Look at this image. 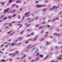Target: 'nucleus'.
I'll return each instance as SVG.
<instances>
[{
  "instance_id": "nucleus-1",
  "label": "nucleus",
  "mask_w": 62,
  "mask_h": 62,
  "mask_svg": "<svg viewBox=\"0 0 62 62\" xmlns=\"http://www.w3.org/2000/svg\"><path fill=\"white\" fill-rule=\"evenodd\" d=\"M62 58V55L60 54L59 55V56L57 57V59L59 60H61Z\"/></svg>"
},
{
  "instance_id": "nucleus-2",
  "label": "nucleus",
  "mask_w": 62,
  "mask_h": 62,
  "mask_svg": "<svg viewBox=\"0 0 62 62\" xmlns=\"http://www.w3.org/2000/svg\"><path fill=\"white\" fill-rule=\"evenodd\" d=\"M29 12H28L27 13H26L25 14V16H26V17H29V16H30V15H27V14H29Z\"/></svg>"
},
{
  "instance_id": "nucleus-3",
  "label": "nucleus",
  "mask_w": 62,
  "mask_h": 62,
  "mask_svg": "<svg viewBox=\"0 0 62 62\" xmlns=\"http://www.w3.org/2000/svg\"><path fill=\"white\" fill-rule=\"evenodd\" d=\"M17 24V25H18V26H19V25H20L19 27V28H17L18 29H19V28H20V27H22V26H23V25H22L21 24H20L19 23Z\"/></svg>"
},
{
  "instance_id": "nucleus-4",
  "label": "nucleus",
  "mask_w": 62,
  "mask_h": 62,
  "mask_svg": "<svg viewBox=\"0 0 62 62\" xmlns=\"http://www.w3.org/2000/svg\"><path fill=\"white\" fill-rule=\"evenodd\" d=\"M53 35H56L57 36H58V37H60L61 36V35H60V34H58L57 33H54L53 34Z\"/></svg>"
},
{
  "instance_id": "nucleus-5",
  "label": "nucleus",
  "mask_w": 62,
  "mask_h": 62,
  "mask_svg": "<svg viewBox=\"0 0 62 62\" xmlns=\"http://www.w3.org/2000/svg\"><path fill=\"white\" fill-rule=\"evenodd\" d=\"M23 39V37H20L18 39V40H22Z\"/></svg>"
},
{
  "instance_id": "nucleus-6",
  "label": "nucleus",
  "mask_w": 62,
  "mask_h": 62,
  "mask_svg": "<svg viewBox=\"0 0 62 62\" xmlns=\"http://www.w3.org/2000/svg\"><path fill=\"white\" fill-rule=\"evenodd\" d=\"M9 10V8H7L6 10H5L4 11V12H7Z\"/></svg>"
},
{
  "instance_id": "nucleus-7",
  "label": "nucleus",
  "mask_w": 62,
  "mask_h": 62,
  "mask_svg": "<svg viewBox=\"0 0 62 62\" xmlns=\"http://www.w3.org/2000/svg\"><path fill=\"white\" fill-rule=\"evenodd\" d=\"M60 7V6L59 5H58V6H57V7L54 6L53 7V8H58V7Z\"/></svg>"
},
{
  "instance_id": "nucleus-8",
  "label": "nucleus",
  "mask_w": 62,
  "mask_h": 62,
  "mask_svg": "<svg viewBox=\"0 0 62 62\" xmlns=\"http://www.w3.org/2000/svg\"><path fill=\"white\" fill-rule=\"evenodd\" d=\"M47 9H44L42 10V11L43 12V13H45V11H46Z\"/></svg>"
},
{
  "instance_id": "nucleus-9",
  "label": "nucleus",
  "mask_w": 62,
  "mask_h": 62,
  "mask_svg": "<svg viewBox=\"0 0 62 62\" xmlns=\"http://www.w3.org/2000/svg\"><path fill=\"white\" fill-rule=\"evenodd\" d=\"M58 17H56V19H53L52 21H55V20H58Z\"/></svg>"
},
{
  "instance_id": "nucleus-10",
  "label": "nucleus",
  "mask_w": 62,
  "mask_h": 62,
  "mask_svg": "<svg viewBox=\"0 0 62 62\" xmlns=\"http://www.w3.org/2000/svg\"><path fill=\"white\" fill-rule=\"evenodd\" d=\"M48 57V55H47L45 58V59H44V60H45L46 59H47Z\"/></svg>"
},
{
  "instance_id": "nucleus-11",
  "label": "nucleus",
  "mask_w": 62,
  "mask_h": 62,
  "mask_svg": "<svg viewBox=\"0 0 62 62\" xmlns=\"http://www.w3.org/2000/svg\"><path fill=\"white\" fill-rule=\"evenodd\" d=\"M46 5H39V7H46Z\"/></svg>"
},
{
  "instance_id": "nucleus-12",
  "label": "nucleus",
  "mask_w": 62,
  "mask_h": 62,
  "mask_svg": "<svg viewBox=\"0 0 62 62\" xmlns=\"http://www.w3.org/2000/svg\"><path fill=\"white\" fill-rule=\"evenodd\" d=\"M16 45V44L15 43H14L13 44V43H11L10 45H11L12 46H14V45Z\"/></svg>"
},
{
  "instance_id": "nucleus-13",
  "label": "nucleus",
  "mask_w": 62,
  "mask_h": 62,
  "mask_svg": "<svg viewBox=\"0 0 62 62\" xmlns=\"http://www.w3.org/2000/svg\"><path fill=\"white\" fill-rule=\"evenodd\" d=\"M1 62H6V60H4V59H3L1 60Z\"/></svg>"
},
{
  "instance_id": "nucleus-14",
  "label": "nucleus",
  "mask_w": 62,
  "mask_h": 62,
  "mask_svg": "<svg viewBox=\"0 0 62 62\" xmlns=\"http://www.w3.org/2000/svg\"><path fill=\"white\" fill-rule=\"evenodd\" d=\"M26 57V55L24 54L23 56V57L21 58V59H23V58H25V57Z\"/></svg>"
},
{
  "instance_id": "nucleus-15",
  "label": "nucleus",
  "mask_w": 62,
  "mask_h": 62,
  "mask_svg": "<svg viewBox=\"0 0 62 62\" xmlns=\"http://www.w3.org/2000/svg\"><path fill=\"white\" fill-rule=\"evenodd\" d=\"M21 2V1L20 0H18L16 1V3H20Z\"/></svg>"
},
{
  "instance_id": "nucleus-16",
  "label": "nucleus",
  "mask_w": 62,
  "mask_h": 62,
  "mask_svg": "<svg viewBox=\"0 0 62 62\" xmlns=\"http://www.w3.org/2000/svg\"><path fill=\"white\" fill-rule=\"evenodd\" d=\"M38 52V49H37L34 52V53H37Z\"/></svg>"
},
{
  "instance_id": "nucleus-17",
  "label": "nucleus",
  "mask_w": 62,
  "mask_h": 62,
  "mask_svg": "<svg viewBox=\"0 0 62 62\" xmlns=\"http://www.w3.org/2000/svg\"><path fill=\"white\" fill-rule=\"evenodd\" d=\"M45 22H43L42 23H41L42 24H45Z\"/></svg>"
},
{
  "instance_id": "nucleus-18",
  "label": "nucleus",
  "mask_w": 62,
  "mask_h": 62,
  "mask_svg": "<svg viewBox=\"0 0 62 62\" xmlns=\"http://www.w3.org/2000/svg\"><path fill=\"white\" fill-rule=\"evenodd\" d=\"M9 26H12V24H11V23H9Z\"/></svg>"
},
{
  "instance_id": "nucleus-19",
  "label": "nucleus",
  "mask_w": 62,
  "mask_h": 62,
  "mask_svg": "<svg viewBox=\"0 0 62 62\" xmlns=\"http://www.w3.org/2000/svg\"><path fill=\"white\" fill-rule=\"evenodd\" d=\"M39 59V58H37L35 59V60H36V61L38 60Z\"/></svg>"
},
{
  "instance_id": "nucleus-20",
  "label": "nucleus",
  "mask_w": 62,
  "mask_h": 62,
  "mask_svg": "<svg viewBox=\"0 0 62 62\" xmlns=\"http://www.w3.org/2000/svg\"><path fill=\"white\" fill-rule=\"evenodd\" d=\"M39 17H38L37 16L36 17V18H35V20H37V19H38V18Z\"/></svg>"
},
{
  "instance_id": "nucleus-21",
  "label": "nucleus",
  "mask_w": 62,
  "mask_h": 62,
  "mask_svg": "<svg viewBox=\"0 0 62 62\" xmlns=\"http://www.w3.org/2000/svg\"><path fill=\"white\" fill-rule=\"evenodd\" d=\"M31 31V30L30 29V30H27V32H28V31Z\"/></svg>"
},
{
  "instance_id": "nucleus-22",
  "label": "nucleus",
  "mask_w": 62,
  "mask_h": 62,
  "mask_svg": "<svg viewBox=\"0 0 62 62\" xmlns=\"http://www.w3.org/2000/svg\"><path fill=\"white\" fill-rule=\"evenodd\" d=\"M6 19H7V18L5 17V18H4L3 19V20H4H4H6Z\"/></svg>"
},
{
  "instance_id": "nucleus-23",
  "label": "nucleus",
  "mask_w": 62,
  "mask_h": 62,
  "mask_svg": "<svg viewBox=\"0 0 62 62\" xmlns=\"http://www.w3.org/2000/svg\"><path fill=\"white\" fill-rule=\"evenodd\" d=\"M36 37L33 40H34V41H35V40H36L37 39V36H36Z\"/></svg>"
},
{
  "instance_id": "nucleus-24",
  "label": "nucleus",
  "mask_w": 62,
  "mask_h": 62,
  "mask_svg": "<svg viewBox=\"0 0 62 62\" xmlns=\"http://www.w3.org/2000/svg\"><path fill=\"white\" fill-rule=\"evenodd\" d=\"M15 10H16L14 9L13 11L12 12V11L10 12H14V11H15Z\"/></svg>"
},
{
  "instance_id": "nucleus-25",
  "label": "nucleus",
  "mask_w": 62,
  "mask_h": 62,
  "mask_svg": "<svg viewBox=\"0 0 62 62\" xmlns=\"http://www.w3.org/2000/svg\"><path fill=\"white\" fill-rule=\"evenodd\" d=\"M32 39V38H30L28 40V41H30V40H31Z\"/></svg>"
},
{
  "instance_id": "nucleus-26",
  "label": "nucleus",
  "mask_w": 62,
  "mask_h": 62,
  "mask_svg": "<svg viewBox=\"0 0 62 62\" xmlns=\"http://www.w3.org/2000/svg\"><path fill=\"white\" fill-rule=\"evenodd\" d=\"M43 28V27L42 26H41L39 27V29H41V28Z\"/></svg>"
},
{
  "instance_id": "nucleus-27",
  "label": "nucleus",
  "mask_w": 62,
  "mask_h": 62,
  "mask_svg": "<svg viewBox=\"0 0 62 62\" xmlns=\"http://www.w3.org/2000/svg\"><path fill=\"white\" fill-rule=\"evenodd\" d=\"M11 32V31H10L8 32H7V34H9L10 33V32Z\"/></svg>"
},
{
  "instance_id": "nucleus-28",
  "label": "nucleus",
  "mask_w": 62,
  "mask_h": 62,
  "mask_svg": "<svg viewBox=\"0 0 62 62\" xmlns=\"http://www.w3.org/2000/svg\"><path fill=\"white\" fill-rule=\"evenodd\" d=\"M18 18L19 19H21V16H18Z\"/></svg>"
},
{
  "instance_id": "nucleus-29",
  "label": "nucleus",
  "mask_w": 62,
  "mask_h": 62,
  "mask_svg": "<svg viewBox=\"0 0 62 62\" xmlns=\"http://www.w3.org/2000/svg\"><path fill=\"white\" fill-rule=\"evenodd\" d=\"M45 39H44V38H43L41 40V41H42V40H44Z\"/></svg>"
},
{
  "instance_id": "nucleus-30",
  "label": "nucleus",
  "mask_w": 62,
  "mask_h": 62,
  "mask_svg": "<svg viewBox=\"0 0 62 62\" xmlns=\"http://www.w3.org/2000/svg\"><path fill=\"white\" fill-rule=\"evenodd\" d=\"M22 9H23V8H21L20 9V11H22Z\"/></svg>"
},
{
  "instance_id": "nucleus-31",
  "label": "nucleus",
  "mask_w": 62,
  "mask_h": 62,
  "mask_svg": "<svg viewBox=\"0 0 62 62\" xmlns=\"http://www.w3.org/2000/svg\"><path fill=\"white\" fill-rule=\"evenodd\" d=\"M16 54V53H15L13 55V56H15V55Z\"/></svg>"
},
{
  "instance_id": "nucleus-32",
  "label": "nucleus",
  "mask_w": 62,
  "mask_h": 62,
  "mask_svg": "<svg viewBox=\"0 0 62 62\" xmlns=\"http://www.w3.org/2000/svg\"><path fill=\"white\" fill-rule=\"evenodd\" d=\"M31 46V45H29L28 46L27 48H29Z\"/></svg>"
},
{
  "instance_id": "nucleus-33",
  "label": "nucleus",
  "mask_w": 62,
  "mask_h": 62,
  "mask_svg": "<svg viewBox=\"0 0 62 62\" xmlns=\"http://www.w3.org/2000/svg\"><path fill=\"white\" fill-rule=\"evenodd\" d=\"M54 47H55V49H57L58 48V47H57V46H54Z\"/></svg>"
},
{
  "instance_id": "nucleus-34",
  "label": "nucleus",
  "mask_w": 62,
  "mask_h": 62,
  "mask_svg": "<svg viewBox=\"0 0 62 62\" xmlns=\"http://www.w3.org/2000/svg\"><path fill=\"white\" fill-rule=\"evenodd\" d=\"M1 4H2V5H4V4H5V3L4 2H2L1 3Z\"/></svg>"
},
{
  "instance_id": "nucleus-35",
  "label": "nucleus",
  "mask_w": 62,
  "mask_h": 62,
  "mask_svg": "<svg viewBox=\"0 0 62 62\" xmlns=\"http://www.w3.org/2000/svg\"><path fill=\"white\" fill-rule=\"evenodd\" d=\"M36 6L37 7V8H39V5L37 4Z\"/></svg>"
},
{
  "instance_id": "nucleus-36",
  "label": "nucleus",
  "mask_w": 62,
  "mask_h": 62,
  "mask_svg": "<svg viewBox=\"0 0 62 62\" xmlns=\"http://www.w3.org/2000/svg\"><path fill=\"white\" fill-rule=\"evenodd\" d=\"M31 35H34V32H31Z\"/></svg>"
},
{
  "instance_id": "nucleus-37",
  "label": "nucleus",
  "mask_w": 62,
  "mask_h": 62,
  "mask_svg": "<svg viewBox=\"0 0 62 62\" xmlns=\"http://www.w3.org/2000/svg\"><path fill=\"white\" fill-rule=\"evenodd\" d=\"M12 1V0H10L9 1V2L10 3H11V1Z\"/></svg>"
},
{
  "instance_id": "nucleus-38",
  "label": "nucleus",
  "mask_w": 62,
  "mask_h": 62,
  "mask_svg": "<svg viewBox=\"0 0 62 62\" xmlns=\"http://www.w3.org/2000/svg\"><path fill=\"white\" fill-rule=\"evenodd\" d=\"M30 24H28L27 25V26H26V27H28V26H29Z\"/></svg>"
},
{
  "instance_id": "nucleus-39",
  "label": "nucleus",
  "mask_w": 62,
  "mask_h": 62,
  "mask_svg": "<svg viewBox=\"0 0 62 62\" xmlns=\"http://www.w3.org/2000/svg\"><path fill=\"white\" fill-rule=\"evenodd\" d=\"M48 2V0H46L45 1V3H47Z\"/></svg>"
},
{
  "instance_id": "nucleus-40",
  "label": "nucleus",
  "mask_w": 62,
  "mask_h": 62,
  "mask_svg": "<svg viewBox=\"0 0 62 62\" xmlns=\"http://www.w3.org/2000/svg\"><path fill=\"white\" fill-rule=\"evenodd\" d=\"M8 45H6L5 46V48L6 47H8Z\"/></svg>"
},
{
  "instance_id": "nucleus-41",
  "label": "nucleus",
  "mask_w": 62,
  "mask_h": 62,
  "mask_svg": "<svg viewBox=\"0 0 62 62\" xmlns=\"http://www.w3.org/2000/svg\"><path fill=\"white\" fill-rule=\"evenodd\" d=\"M54 9V8H51L50 9V10H53Z\"/></svg>"
},
{
  "instance_id": "nucleus-42",
  "label": "nucleus",
  "mask_w": 62,
  "mask_h": 62,
  "mask_svg": "<svg viewBox=\"0 0 62 62\" xmlns=\"http://www.w3.org/2000/svg\"><path fill=\"white\" fill-rule=\"evenodd\" d=\"M40 57H43V56L40 55Z\"/></svg>"
},
{
  "instance_id": "nucleus-43",
  "label": "nucleus",
  "mask_w": 62,
  "mask_h": 62,
  "mask_svg": "<svg viewBox=\"0 0 62 62\" xmlns=\"http://www.w3.org/2000/svg\"><path fill=\"white\" fill-rule=\"evenodd\" d=\"M62 13V11H61L59 13V14H61V13Z\"/></svg>"
},
{
  "instance_id": "nucleus-44",
  "label": "nucleus",
  "mask_w": 62,
  "mask_h": 62,
  "mask_svg": "<svg viewBox=\"0 0 62 62\" xmlns=\"http://www.w3.org/2000/svg\"><path fill=\"white\" fill-rule=\"evenodd\" d=\"M9 28V27L7 26L5 27V28Z\"/></svg>"
},
{
  "instance_id": "nucleus-45",
  "label": "nucleus",
  "mask_w": 62,
  "mask_h": 62,
  "mask_svg": "<svg viewBox=\"0 0 62 62\" xmlns=\"http://www.w3.org/2000/svg\"><path fill=\"white\" fill-rule=\"evenodd\" d=\"M16 54H19V52L17 51H16Z\"/></svg>"
},
{
  "instance_id": "nucleus-46",
  "label": "nucleus",
  "mask_w": 62,
  "mask_h": 62,
  "mask_svg": "<svg viewBox=\"0 0 62 62\" xmlns=\"http://www.w3.org/2000/svg\"><path fill=\"white\" fill-rule=\"evenodd\" d=\"M15 6V4H14V5H12V7H14V6Z\"/></svg>"
},
{
  "instance_id": "nucleus-47",
  "label": "nucleus",
  "mask_w": 62,
  "mask_h": 62,
  "mask_svg": "<svg viewBox=\"0 0 62 62\" xmlns=\"http://www.w3.org/2000/svg\"><path fill=\"white\" fill-rule=\"evenodd\" d=\"M44 37L45 38H46V37H47V35H45Z\"/></svg>"
},
{
  "instance_id": "nucleus-48",
  "label": "nucleus",
  "mask_w": 62,
  "mask_h": 62,
  "mask_svg": "<svg viewBox=\"0 0 62 62\" xmlns=\"http://www.w3.org/2000/svg\"><path fill=\"white\" fill-rule=\"evenodd\" d=\"M4 16H2L0 18V19H1V18H3V17H4Z\"/></svg>"
},
{
  "instance_id": "nucleus-49",
  "label": "nucleus",
  "mask_w": 62,
  "mask_h": 62,
  "mask_svg": "<svg viewBox=\"0 0 62 62\" xmlns=\"http://www.w3.org/2000/svg\"><path fill=\"white\" fill-rule=\"evenodd\" d=\"M16 16V14H14V15L13 16V17H15Z\"/></svg>"
},
{
  "instance_id": "nucleus-50",
  "label": "nucleus",
  "mask_w": 62,
  "mask_h": 62,
  "mask_svg": "<svg viewBox=\"0 0 62 62\" xmlns=\"http://www.w3.org/2000/svg\"><path fill=\"white\" fill-rule=\"evenodd\" d=\"M39 53H38L36 55L37 56H39Z\"/></svg>"
},
{
  "instance_id": "nucleus-51",
  "label": "nucleus",
  "mask_w": 62,
  "mask_h": 62,
  "mask_svg": "<svg viewBox=\"0 0 62 62\" xmlns=\"http://www.w3.org/2000/svg\"><path fill=\"white\" fill-rule=\"evenodd\" d=\"M35 46V45H33V46H31V48H32V47H34V46Z\"/></svg>"
},
{
  "instance_id": "nucleus-52",
  "label": "nucleus",
  "mask_w": 62,
  "mask_h": 62,
  "mask_svg": "<svg viewBox=\"0 0 62 62\" xmlns=\"http://www.w3.org/2000/svg\"><path fill=\"white\" fill-rule=\"evenodd\" d=\"M14 33H12V34H10V36H12V35H13V34H14Z\"/></svg>"
},
{
  "instance_id": "nucleus-53",
  "label": "nucleus",
  "mask_w": 62,
  "mask_h": 62,
  "mask_svg": "<svg viewBox=\"0 0 62 62\" xmlns=\"http://www.w3.org/2000/svg\"><path fill=\"white\" fill-rule=\"evenodd\" d=\"M16 8H18V5H16Z\"/></svg>"
},
{
  "instance_id": "nucleus-54",
  "label": "nucleus",
  "mask_w": 62,
  "mask_h": 62,
  "mask_svg": "<svg viewBox=\"0 0 62 62\" xmlns=\"http://www.w3.org/2000/svg\"><path fill=\"white\" fill-rule=\"evenodd\" d=\"M8 18H9V19H10V18H11V16H9L8 17Z\"/></svg>"
},
{
  "instance_id": "nucleus-55",
  "label": "nucleus",
  "mask_w": 62,
  "mask_h": 62,
  "mask_svg": "<svg viewBox=\"0 0 62 62\" xmlns=\"http://www.w3.org/2000/svg\"><path fill=\"white\" fill-rule=\"evenodd\" d=\"M15 23V22H12L11 23Z\"/></svg>"
},
{
  "instance_id": "nucleus-56",
  "label": "nucleus",
  "mask_w": 62,
  "mask_h": 62,
  "mask_svg": "<svg viewBox=\"0 0 62 62\" xmlns=\"http://www.w3.org/2000/svg\"><path fill=\"white\" fill-rule=\"evenodd\" d=\"M49 43L47 41H46V44H49Z\"/></svg>"
},
{
  "instance_id": "nucleus-57",
  "label": "nucleus",
  "mask_w": 62,
  "mask_h": 62,
  "mask_svg": "<svg viewBox=\"0 0 62 62\" xmlns=\"http://www.w3.org/2000/svg\"><path fill=\"white\" fill-rule=\"evenodd\" d=\"M4 46V44H2V45L1 46L3 47V46Z\"/></svg>"
},
{
  "instance_id": "nucleus-58",
  "label": "nucleus",
  "mask_w": 62,
  "mask_h": 62,
  "mask_svg": "<svg viewBox=\"0 0 62 62\" xmlns=\"http://www.w3.org/2000/svg\"><path fill=\"white\" fill-rule=\"evenodd\" d=\"M34 21V19H31V21Z\"/></svg>"
},
{
  "instance_id": "nucleus-59",
  "label": "nucleus",
  "mask_w": 62,
  "mask_h": 62,
  "mask_svg": "<svg viewBox=\"0 0 62 62\" xmlns=\"http://www.w3.org/2000/svg\"><path fill=\"white\" fill-rule=\"evenodd\" d=\"M25 43H28V42L27 41H26L25 42Z\"/></svg>"
},
{
  "instance_id": "nucleus-60",
  "label": "nucleus",
  "mask_w": 62,
  "mask_h": 62,
  "mask_svg": "<svg viewBox=\"0 0 62 62\" xmlns=\"http://www.w3.org/2000/svg\"><path fill=\"white\" fill-rule=\"evenodd\" d=\"M21 21H19V22H17V23H21Z\"/></svg>"
},
{
  "instance_id": "nucleus-61",
  "label": "nucleus",
  "mask_w": 62,
  "mask_h": 62,
  "mask_svg": "<svg viewBox=\"0 0 62 62\" xmlns=\"http://www.w3.org/2000/svg\"><path fill=\"white\" fill-rule=\"evenodd\" d=\"M23 31H21V32H20V34H22L23 33Z\"/></svg>"
},
{
  "instance_id": "nucleus-62",
  "label": "nucleus",
  "mask_w": 62,
  "mask_h": 62,
  "mask_svg": "<svg viewBox=\"0 0 62 62\" xmlns=\"http://www.w3.org/2000/svg\"><path fill=\"white\" fill-rule=\"evenodd\" d=\"M4 44H6V43H8V42H4Z\"/></svg>"
},
{
  "instance_id": "nucleus-63",
  "label": "nucleus",
  "mask_w": 62,
  "mask_h": 62,
  "mask_svg": "<svg viewBox=\"0 0 62 62\" xmlns=\"http://www.w3.org/2000/svg\"><path fill=\"white\" fill-rule=\"evenodd\" d=\"M39 26V25H36V27H38Z\"/></svg>"
},
{
  "instance_id": "nucleus-64",
  "label": "nucleus",
  "mask_w": 62,
  "mask_h": 62,
  "mask_svg": "<svg viewBox=\"0 0 62 62\" xmlns=\"http://www.w3.org/2000/svg\"><path fill=\"white\" fill-rule=\"evenodd\" d=\"M30 18H27V20H30Z\"/></svg>"
}]
</instances>
